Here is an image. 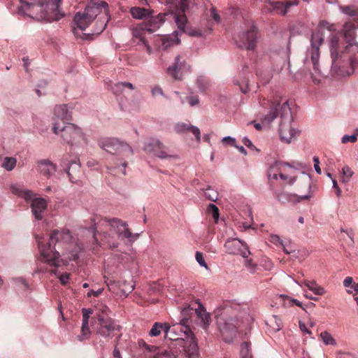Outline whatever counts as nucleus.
<instances>
[{"instance_id": "1", "label": "nucleus", "mask_w": 358, "mask_h": 358, "mask_svg": "<svg viewBox=\"0 0 358 358\" xmlns=\"http://www.w3.org/2000/svg\"><path fill=\"white\" fill-rule=\"evenodd\" d=\"M36 238L41 262L53 268L48 269L38 266L35 271L36 273L50 272L57 275L58 268L68 264L67 261L60 259L61 255L66 256L69 260H76L78 258L80 248L76 241H73L72 235L68 229L54 230L46 244L43 243L42 237L37 236Z\"/></svg>"}, {"instance_id": "2", "label": "nucleus", "mask_w": 358, "mask_h": 358, "mask_svg": "<svg viewBox=\"0 0 358 358\" xmlns=\"http://www.w3.org/2000/svg\"><path fill=\"white\" fill-rule=\"evenodd\" d=\"M99 236L101 245H106L110 249H114L118 247V243L115 240V236L119 238L128 239L130 242H134L137 239L139 234H132L125 222L118 218L108 219L101 218L96 227V232L94 234V238L96 242Z\"/></svg>"}, {"instance_id": "3", "label": "nucleus", "mask_w": 358, "mask_h": 358, "mask_svg": "<svg viewBox=\"0 0 358 358\" xmlns=\"http://www.w3.org/2000/svg\"><path fill=\"white\" fill-rule=\"evenodd\" d=\"M328 30L331 32L336 31L335 25L328 22L322 21L320 23L318 29L313 33L310 38V46L307 48L303 58V71L308 74L313 82H320L321 71L320 69V47L324 41V31Z\"/></svg>"}, {"instance_id": "4", "label": "nucleus", "mask_w": 358, "mask_h": 358, "mask_svg": "<svg viewBox=\"0 0 358 358\" xmlns=\"http://www.w3.org/2000/svg\"><path fill=\"white\" fill-rule=\"evenodd\" d=\"M343 34L346 40L347 45L344 50H341L338 43V38L335 35L332 36L330 39V51L332 59V65L336 66V60L338 58L339 53L341 57L347 56L350 64V69L348 70L345 75L350 76L352 74L355 70L358 67V43L355 42V27L352 22H346L343 26Z\"/></svg>"}, {"instance_id": "5", "label": "nucleus", "mask_w": 358, "mask_h": 358, "mask_svg": "<svg viewBox=\"0 0 358 358\" xmlns=\"http://www.w3.org/2000/svg\"><path fill=\"white\" fill-rule=\"evenodd\" d=\"M20 2L19 13L38 20L57 21L64 16L59 10L62 0H20Z\"/></svg>"}, {"instance_id": "6", "label": "nucleus", "mask_w": 358, "mask_h": 358, "mask_svg": "<svg viewBox=\"0 0 358 358\" xmlns=\"http://www.w3.org/2000/svg\"><path fill=\"white\" fill-rule=\"evenodd\" d=\"M280 110L279 134L282 141L289 143L296 138L299 131L292 125V116L288 101L281 103L275 101L270 103V111L262 119L263 123L269 124L276 118L278 110Z\"/></svg>"}, {"instance_id": "7", "label": "nucleus", "mask_w": 358, "mask_h": 358, "mask_svg": "<svg viewBox=\"0 0 358 358\" xmlns=\"http://www.w3.org/2000/svg\"><path fill=\"white\" fill-rule=\"evenodd\" d=\"M103 10L105 14L108 13V4L105 1L91 0L87 4L83 12H78L75 15L73 18L74 32L76 33L78 29L82 31L86 29Z\"/></svg>"}, {"instance_id": "8", "label": "nucleus", "mask_w": 358, "mask_h": 358, "mask_svg": "<svg viewBox=\"0 0 358 358\" xmlns=\"http://www.w3.org/2000/svg\"><path fill=\"white\" fill-rule=\"evenodd\" d=\"M237 316V310L230 306H225L216 316L217 324L226 342L231 341L232 336L241 327V322Z\"/></svg>"}, {"instance_id": "9", "label": "nucleus", "mask_w": 358, "mask_h": 358, "mask_svg": "<svg viewBox=\"0 0 358 358\" xmlns=\"http://www.w3.org/2000/svg\"><path fill=\"white\" fill-rule=\"evenodd\" d=\"M13 194L24 199L26 201H31V208L33 215L37 220L43 219V213L47 208V201L41 197H35L36 194L27 189L20 184H13L10 186Z\"/></svg>"}, {"instance_id": "10", "label": "nucleus", "mask_w": 358, "mask_h": 358, "mask_svg": "<svg viewBox=\"0 0 358 358\" xmlns=\"http://www.w3.org/2000/svg\"><path fill=\"white\" fill-rule=\"evenodd\" d=\"M236 45L245 50H252L256 47L258 37L257 31L251 21H247L241 27V31L234 37Z\"/></svg>"}, {"instance_id": "11", "label": "nucleus", "mask_w": 358, "mask_h": 358, "mask_svg": "<svg viewBox=\"0 0 358 358\" xmlns=\"http://www.w3.org/2000/svg\"><path fill=\"white\" fill-rule=\"evenodd\" d=\"M58 136H60L64 142L72 148L87 143V137L82 129L74 124L67 123L66 125L60 127Z\"/></svg>"}, {"instance_id": "12", "label": "nucleus", "mask_w": 358, "mask_h": 358, "mask_svg": "<svg viewBox=\"0 0 358 358\" xmlns=\"http://www.w3.org/2000/svg\"><path fill=\"white\" fill-rule=\"evenodd\" d=\"M99 145L111 154H119L128 157L133 154L132 148L126 143L116 138H103L99 141Z\"/></svg>"}, {"instance_id": "13", "label": "nucleus", "mask_w": 358, "mask_h": 358, "mask_svg": "<svg viewBox=\"0 0 358 358\" xmlns=\"http://www.w3.org/2000/svg\"><path fill=\"white\" fill-rule=\"evenodd\" d=\"M166 14L159 13L146 19L145 22L139 25L133 31V36L139 38L140 41L146 45L144 38L140 34L141 31H147L149 33L155 31L165 21Z\"/></svg>"}, {"instance_id": "14", "label": "nucleus", "mask_w": 358, "mask_h": 358, "mask_svg": "<svg viewBox=\"0 0 358 358\" xmlns=\"http://www.w3.org/2000/svg\"><path fill=\"white\" fill-rule=\"evenodd\" d=\"M101 313H97L98 324L96 332L103 337H112L115 326L111 318L109 317L108 313L109 310L104 306L101 309Z\"/></svg>"}, {"instance_id": "15", "label": "nucleus", "mask_w": 358, "mask_h": 358, "mask_svg": "<svg viewBox=\"0 0 358 358\" xmlns=\"http://www.w3.org/2000/svg\"><path fill=\"white\" fill-rule=\"evenodd\" d=\"M166 1L170 4L171 8L173 7L176 10L173 18L178 29L182 32H185V26L187 22L185 12L188 8V0H167Z\"/></svg>"}, {"instance_id": "16", "label": "nucleus", "mask_w": 358, "mask_h": 358, "mask_svg": "<svg viewBox=\"0 0 358 358\" xmlns=\"http://www.w3.org/2000/svg\"><path fill=\"white\" fill-rule=\"evenodd\" d=\"M189 320L184 317L180 322L169 325V339L173 341L184 340L192 334V331L189 325Z\"/></svg>"}, {"instance_id": "17", "label": "nucleus", "mask_w": 358, "mask_h": 358, "mask_svg": "<svg viewBox=\"0 0 358 358\" xmlns=\"http://www.w3.org/2000/svg\"><path fill=\"white\" fill-rule=\"evenodd\" d=\"M191 66L180 55L176 57L174 63L167 69L168 73L175 80H180L183 76L190 71Z\"/></svg>"}, {"instance_id": "18", "label": "nucleus", "mask_w": 358, "mask_h": 358, "mask_svg": "<svg viewBox=\"0 0 358 358\" xmlns=\"http://www.w3.org/2000/svg\"><path fill=\"white\" fill-rule=\"evenodd\" d=\"M145 150L153 152L157 157L163 159H176V155L169 153V149L164 146L158 139H152L145 143Z\"/></svg>"}, {"instance_id": "19", "label": "nucleus", "mask_w": 358, "mask_h": 358, "mask_svg": "<svg viewBox=\"0 0 358 358\" xmlns=\"http://www.w3.org/2000/svg\"><path fill=\"white\" fill-rule=\"evenodd\" d=\"M54 116L52 123V131L55 134L59 135V128L62 127L59 122L63 123L71 120V114L69 111L66 104L56 106L54 108Z\"/></svg>"}, {"instance_id": "20", "label": "nucleus", "mask_w": 358, "mask_h": 358, "mask_svg": "<svg viewBox=\"0 0 358 358\" xmlns=\"http://www.w3.org/2000/svg\"><path fill=\"white\" fill-rule=\"evenodd\" d=\"M226 252L230 255H240L243 258H247L250 251L248 245L238 238L228 239L224 245Z\"/></svg>"}, {"instance_id": "21", "label": "nucleus", "mask_w": 358, "mask_h": 358, "mask_svg": "<svg viewBox=\"0 0 358 358\" xmlns=\"http://www.w3.org/2000/svg\"><path fill=\"white\" fill-rule=\"evenodd\" d=\"M270 5L269 10L275 12V13L281 15H285L287 13L289 8L293 6H297L299 3L298 0H264Z\"/></svg>"}, {"instance_id": "22", "label": "nucleus", "mask_w": 358, "mask_h": 358, "mask_svg": "<svg viewBox=\"0 0 358 358\" xmlns=\"http://www.w3.org/2000/svg\"><path fill=\"white\" fill-rule=\"evenodd\" d=\"M67 155L64 157L61 163V166L66 171L70 181L74 182L76 180V178L73 176V174H76V172H79L80 171V164L76 161L69 163L67 162Z\"/></svg>"}, {"instance_id": "23", "label": "nucleus", "mask_w": 358, "mask_h": 358, "mask_svg": "<svg viewBox=\"0 0 358 358\" xmlns=\"http://www.w3.org/2000/svg\"><path fill=\"white\" fill-rule=\"evenodd\" d=\"M38 169L41 174L49 177L55 173L57 166L49 159H42L38 162Z\"/></svg>"}, {"instance_id": "24", "label": "nucleus", "mask_w": 358, "mask_h": 358, "mask_svg": "<svg viewBox=\"0 0 358 358\" xmlns=\"http://www.w3.org/2000/svg\"><path fill=\"white\" fill-rule=\"evenodd\" d=\"M289 169V165L285 162H276L272 164L268 170V178L269 180L278 179V175L280 171H285V169Z\"/></svg>"}, {"instance_id": "25", "label": "nucleus", "mask_w": 358, "mask_h": 358, "mask_svg": "<svg viewBox=\"0 0 358 358\" xmlns=\"http://www.w3.org/2000/svg\"><path fill=\"white\" fill-rule=\"evenodd\" d=\"M169 331V324L168 323L155 322L152 325L149 335L150 336H158L162 331L165 334V337L168 338Z\"/></svg>"}, {"instance_id": "26", "label": "nucleus", "mask_w": 358, "mask_h": 358, "mask_svg": "<svg viewBox=\"0 0 358 358\" xmlns=\"http://www.w3.org/2000/svg\"><path fill=\"white\" fill-rule=\"evenodd\" d=\"M299 286H306L316 295H324L326 291L324 287L316 283L315 281L304 280L299 284Z\"/></svg>"}, {"instance_id": "27", "label": "nucleus", "mask_w": 358, "mask_h": 358, "mask_svg": "<svg viewBox=\"0 0 358 358\" xmlns=\"http://www.w3.org/2000/svg\"><path fill=\"white\" fill-rule=\"evenodd\" d=\"M180 41L178 33L175 31L172 34L167 35L162 38V45L164 48H167L172 45L179 44Z\"/></svg>"}, {"instance_id": "28", "label": "nucleus", "mask_w": 358, "mask_h": 358, "mask_svg": "<svg viewBox=\"0 0 358 358\" xmlns=\"http://www.w3.org/2000/svg\"><path fill=\"white\" fill-rule=\"evenodd\" d=\"M269 327L271 331L278 332L281 330L282 327V322L281 319L277 315H272L266 322Z\"/></svg>"}, {"instance_id": "29", "label": "nucleus", "mask_w": 358, "mask_h": 358, "mask_svg": "<svg viewBox=\"0 0 358 358\" xmlns=\"http://www.w3.org/2000/svg\"><path fill=\"white\" fill-rule=\"evenodd\" d=\"M343 286L347 288L346 292L349 294H358V283L354 282L352 277H346L343 280Z\"/></svg>"}, {"instance_id": "30", "label": "nucleus", "mask_w": 358, "mask_h": 358, "mask_svg": "<svg viewBox=\"0 0 358 358\" xmlns=\"http://www.w3.org/2000/svg\"><path fill=\"white\" fill-rule=\"evenodd\" d=\"M198 318L200 320L201 326L206 329L210 324V315L203 309L196 310Z\"/></svg>"}, {"instance_id": "31", "label": "nucleus", "mask_w": 358, "mask_h": 358, "mask_svg": "<svg viewBox=\"0 0 358 358\" xmlns=\"http://www.w3.org/2000/svg\"><path fill=\"white\" fill-rule=\"evenodd\" d=\"M131 16L136 19H143L150 15V11L148 9L141 7H133L130 10Z\"/></svg>"}, {"instance_id": "32", "label": "nucleus", "mask_w": 358, "mask_h": 358, "mask_svg": "<svg viewBox=\"0 0 358 358\" xmlns=\"http://www.w3.org/2000/svg\"><path fill=\"white\" fill-rule=\"evenodd\" d=\"M320 338L324 345H337L336 339L328 331H322L320 334Z\"/></svg>"}, {"instance_id": "33", "label": "nucleus", "mask_w": 358, "mask_h": 358, "mask_svg": "<svg viewBox=\"0 0 358 358\" xmlns=\"http://www.w3.org/2000/svg\"><path fill=\"white\" fill-rule=\"evenodd\" d=\"M124 88H129L131 90L134 89L132 83L129 82H120L115 83L112 87V90L114 94L119 95L122 93Z\"/></svg>"}, {"instance_id": "34", "label": "nucleus", "mask_w": 358, "mask_h": 358, "mask_svg": "<svg viewBox=\"0 0 358 358\" xmlns=\"http://www.w3.org/2000/svg\"><path fill=\"white\" fill-rule=\"evenodd\" d=\"M17 159L12 157H6L1 163V166L6 171H10L15 167Z\"/></svg>"}, {"instance_id": "35", "label": "nucleus", "mask_w": 358, "mask_h": 358, "mask_svg": "<svg viewBox=\"0 0 358 358\" xmlns=\"http://www.w3.org/2000/svg\"><path fill=\"white\" fill-rule=\"evenodd\" d=\"M185 351L189 358H197L199 356L197 344L194 341L190 342Z\"/></svg>"}, {"instance_id": "36", "label": "nucleus", "mask_w": 358, "mask_h": 358, "mask_svg": "<svg viewBox=\"0 0 358 358\" xmlns=\"http://www.w3.org/2000/svg\"><path fill=\"white\" fill-rule=\"evenodd\" d=\"M91 331L89 327V324L86 322H82L81 333L78 336L79 341H83L88 339L90 336Z\"/></svg>"}, {"instance_id": "37", "label": "nucleus", "mask_w": 358, "mask_h": 358, "mask_svg": "<svg viewBox=\"0 0 358 358\" xmlns=\"http://www.w3.org/2000/svg\"><path fill=\"white\" fill-rule=\"evenodd\" d=\"M354 173L353 171H352V169L348 166H345L343 169H342V178L341 179V181L343 182V183H347L350 181V178H352V176H353Z\"/></svg>"}, {"instance_id": "38", "label": "nucleus", "mask_w": 358, "mask_h": 358, "mask_svg": "<svg viewBox=\"0 0 358 358\" xmlns=\"http://www.w3.org/2000/svg\"><path fill=\"white\" fill-rule=\"evenodd\" d=\"M197 86L201 90L204 91L210 86V81L205 76H199L197 78Z\"/></svg>"}, {"instance_id": "39", "label": "nucleus", "mask_w": 358, "mask_h": 358, "mask_svg": "<svg viewBox=\"0 0 358 358\" xmlns=\"http://www.w3.org/2000/svg\"><path fill=\"white\" fill-rule=\"evenodd\" d=\"M105 283L106 284L109 291L111 292L117 294V287L120 286V282H115L108 278L104 276Z\"/></svg>"}, {"instance_id": "40", "label": "nucleus", "mask_w": 358, "mask_h": 358, "mask_svg": "<svg viewBox=\"0 0 358 358\" xmlns=\"http://www.w3.org/2000/svg\"><path fill=\"white\" fill-rule=\"evenodd\" d=\"M289 169H285V171H280L279 176L282 180L286 181L287 184L292 185L296 181V178L289 176V171H288Z\"/></svg>"}, {"instance_id": "41", "label": "nucleus", "mask_w": 358, "mask_h": 358, "mask_svg": "<svg viewBox=\"0 0 358 358\" xmlns=\"http://www.w3.org/2000/svg\"><path fill=\"white\" fill-rule=\"evenodd\" d=\"M340 9L342 13L350 16H355L358 15V8L353 6H341Z\"/></svg>"}, {"instance_id": "42", "label": "nucleus", "mask_w": 358, "mask_h": 358, "mask_svg": "<svg viewBox=\"0 0 358 358\" xmlns=\"http://www.w3.org/2000/svg\"><path fill=\"white\" fill-rule=\"evenodd\" d=\"M241 355L242 358H251V355L250 353V346L248 343L243 342L241 344Z\"/></svg>"}, {"instance_id": "43", "label": "nucleus", "mask_w": 358, "mask_h": 358, "mask_svg": "<svg viewBox=\"0 0 358 358\" xmlns=\"http://www.w3.org/2000/svg\"><path fill=\"white\" fill-rule=\"evenodd\" d=\"M205 196L210 201H216L218 197L217 192L210 188H208L204 192Z\"/></svg>"}, {"instance_id": "44", "label": "nucleus", "mask_w": 358, "mask_h": 358, "mask_svg": "<svg viewBox=\"0 0 358 358\" xmlns=\"http://www.w3.org/2000/svg\"><path fill=\"white\" fill-rule=\"evenodd\" d=\"M195 258L198 264L200 266L205 268L206 270H208V266L205 262L203 254L201 252H196L195 254Z\"/></svg>"}, {"instance_id": "45", "label": "nucleus", "mask_w": 358, "mask_h": 358, "mask_svg": "<svg viewBox=\"0 0 358 358\" xmlns=\"http://www.w3.org/2000/svg\"><path fill=\"white\" fill-rule=\"evenodd\" d=\"M357 140V134H352V135H344L342 137L341 142L343 143H347L348 142L355 143Z\"/></svg>"}, {"instance_id": "46", "label": "nucleus", "mask_w": 358, "mask_h": 358, "mask_svg": "<svg viewBox=\"0 0 358 358\" xmlns=\"http://www.w3.org/2000/svg\"><path fill=\"white\" fill-rule=\"evenodd\" d=\"M190 126V124H187L185 123H178L176 125V131L178 133H183L186 131H189Z\"/></svg>"}, {"instance_id": "47", "label": "nucleus", "mask_w": 358, "mask_h": 358, "mask_svg": "<svg viewBox=\"0 0 358 358\" xmlns=\"http://www.w3.org/2000/svg\"><path fill=\"white\" fill-rule=\"evenodd\" d=\"M269 241L275 245L283 246L282 241L281 240L280 236L276 234H271L270 236Z\"/></svg>"}, {"instance_id": "48", "label": "nucleus", "mask_w": 358, "mask_h": 358, "mask_svg": "<svg viewBox=\"0 0 358 358\" xmlns=\"http://www.w3.org/2000/svg\"><path fill=\"white\" fill-rule=\"evenodd\" d=\"M245 266L250 273H255L257 268V264H255L252 259H247L245 262Z\"/></svg>"}, {"instance_id": "49", "label": "nucleus", "mask_w": 358, "mask_h": 358, "mask_svg": "<svg viewBox=\"0 0 358 358\" xmlns=\"http://www.w3.org/2000/svg\"><path fill=\"white\" fill-rule=\"evenodd\" d=\"M208 208L211 210L213 218L215 220V221H217L219 218L218 208L215 205L210 203L208 206Z\"/></svg>"}, {"instance_id": "50", "label": "nucleus", "mask_w": 358, "mask_h": 358, "mask_svg": "<svg viewBox=\"0 0 358 358\" xmlns=\"http://www.w3.org/2000/svg\"><path fill=\"white\" fill-rule=\"evenodd\" d=\"M83 322L88 323L89 318L92 313L90 309L83 308Z\"/></svg>"}, {"instance_id": "51", "label": "nucleus", "mask_w": 358, "mask_h": 358, "mask_svg": "<svg viewBox=\"0 0 358 358\" xmlns=\"http://www.w3.org/2000/svg\"><path fill=\"white\" fill-rule=\"evenodd\" d=\"M189 130L195 136L196 141L199 142L201 141V133L199 129L197 127L191 125Z\"/></svg>"}, {"instance_id": "52", "label": "nucleus", "mask_w": 358, "mask_h": 358, "mask_svg": "<svg viewBox=\"0 0 358 358\" xmlns=\"http://www.w3.org/2000/svg\"><path fill=\"white\" fill-rule=\"evenodd\" d=\"M187 101L191 106H195L199 105V99L197 96H192L187 97Z\"/></svg>"}, {"instance_id": "53", "label": "nucleus", "mask_w": 358, "mask_h": 358, "mask_svg": "<svg viewBox=\"0 0 358 358\" xmlns=\"http://www.w3.org/2000/svg\"><path fill=\"white\" fill-rule=\"evenodd\" d=\"M152 96L162 95L164 96L162 89L159 86H155L152 89Z\"/></svg>"}, {"instance_id": "54", "label": "nucleus", "mask_w": 358, "mask_h": 358, "mask_svg": "<svg viewBox=\"0 0 358 358\" xmlns=\"http://www.w3.org/2000/svg\"><path fill=\"white\" fill-rule=\"evenodd\" d=\"M299 326L300 330L303 334H307L308 335H311L312 334V331L307 328V327H306L305 323H303V322L300 321L299 323Z\"/></svg>"}, {"instance_id": "55", "label": "nucleus", "mask_w": 358, "mask_h": 358, "mask_svg": "<svg viewBox=\"0 0 358 358\" xmlns=\"http://www.w3.org/2000/svg\"><path fill=\"white\" fill-rule=\"evenodd\" d=\"M59 281L62 285H66L69 282V280L70 278V274L69 273H64L59 275Z\"/></svg>"}, {"instance_id": "56", "label": "nucleus", "mask_w": 358, "mask_h": 358, "mask_svg": "<svg viewBox=\"0 0 358 358\" xmlns=\"http://www.w3.org/2000/svg\"><path fill=\"white\" fill-rule=\"evenodd\" d=\"M313 162H314V169H315V171L317 172V173L321 174L322 171H321V169L320 167L319 158L315 156L313 157Z\"/></svg>"}, {"instance_id": "57", "label": "nucleus", "mask_w": 358, "mask_h": 358, "mask_svg": "<svg viewBox=\"0 0 358 358\" xmlns=\"http://www.w3.org/2000/svg\"><path fill=\"white\" fill-rule=\"evenodd\" d=\"M210 15L215 21H216L217 22H220V15L214 7H212L210 8Z\"/></svg>"}, {"instance_id": "58", "label": "nucleus", "mask_w": 358, "mask_h": 358, "mask_svg": "<svg viewBox=\"0 0 358 358\" xmlns=\"http://www.w3.org/2000/svg\"><path fill=\"white\" fill-rule=\"evenodd\" d=\"M103 292V289H99L97 290L91 289L87 292V296L91 297L92 296L97 297L99 296Z\"/></svg>"}, {"instance_id": "59", "label": "nucleus", "mask_w": 358, "mask_h": 358, "mask_svg": "<svg viewBox=\"0 0 358 358\" xmlns=\"http://www.w3.org/2000/svg\"><path fill=\"white\" fill-rule=\"evenodd\" d=\"M222 142L224 143H228L231 144L233 146H236L235 138H234L231 136H225V137L222 138Z\"/></svg>"}, {"instance_id": "60", "label": "nucleus", "mask_w": 358, "mask_h": 358, "mask_svg": "<svg viewBox=\"0 0 358 358\" xmlns=\"http://www.w3.org/2000/svg\"><path fill=\"white\" fill-rule=\"evenodd\" d=\"M243 143H244V145L249 148H251V149H256L255 146L252 144V141L247 137H244L243 138Z\"/></svg>"}, {"instance_id": "61", "label": "nucleus", "mask_w": 358, "mask_h": 358, "mask_svg": "<svg viewBox=\"0 0 358 358\" xmlns=\"http://www.w3.org/2000/svg\"><path fill=\"white\" fill-rule=\"evenodd\" d=\"M134 285H129V287L127 288V289H122V294L124 296H127V293L132 292L134 290Z\"/></svg>"}, {"instance_id": "62", "label": "nucleus", "mask_w": 358, "mask_h": 358, "mask_svg": "<svg viewBox=\"0 0 358 358\" xmlns=\"http://www.w3.org/2000/svg\"><path fill=\"white\" fill-rule=\"evenodd\" d=\"M114 358H122L120 350L117 348V347L115 348L113 353Z\"/></svg>"}, {"instance_id": "63", "label": "nucleus", "mask_w": 358, "mask_h": 358, "mask_svg": "<svg viewBox=\"0 0 358 358\" xmlns=\"http://www.w3.org/2000/svg\"><path fill=\"white\" fill-rule=\"evenodd\" d=\"M241 153H243V155H247V152H246V150L244 148L243 146L241 145V146H238L236 145V146H235Z\"/></svg>"}, {"instance_id": "64", "label": "nucleus", "mask_w": 358, "mask_h": 358, "mask_svg": "<svg viewBox=\"0 0 358 358\" xmlns=\"http://www.w3.org/2000/svg\"><path fill=\"white\" fill-rule=\"evenodd\" d=\"M311 197L310 195H303V196H300L299 197V199L298 201H303V200H308Z\"/></svg>"}]
</instances>
